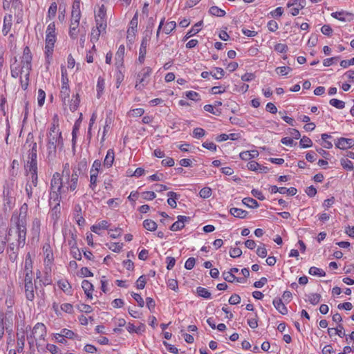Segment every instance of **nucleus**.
Segmentation results:
<instances>
[{
  "instance_id": "obj_1",
  "label": "nucleus",
  "mask_w": 354,
  "mask_h": 354,
  "mask_svg": "<svg viewBox=\"0 0 354 354\" xmlns=\"http://www.w3.org/2000/svg\"><path fill=\"white\" fill-rule=\"evenodd\" d=\"M32 59L31 51L28 46H26L24 48L21 62L18 63L17 57H15L14 62L10 64L11 76L13 78H17L23 73L30 72L32 70Z\"/></svg>"
},
{
  "instance_id": "obj_2",
  "label": "nucleus",
  "mask_w": 354,
  "mask_h": 354,
  "mask_svg": "<svg viewBox=\"0 0 354 354\" xmlns=\"http://www.w3.org/2000/svg\"><path fill=\"white\" fill-rule=\"evenodd\" d=\"M64 146L62 133L59 131L58 124L53 123L48 133L47 158L53 160L56 157L57 147L62 148Z\"/></svg>"
},
{
  "instance_id": "obj_3",
  "label": "nucleus",
  "mask_w": 354,
  "mask_h": 354,
  "mask_svg": "<svg viewBox=\"0 0 354 354\" xmlns=\"http://www.w3.org/2000/svg\"><path fill=\"white\" fill-rule=\"evenodd\" d=\"M86 167V162L84 160L78 162L77 165L73 168L72 174L65 176V183L68 191L73 192L77 187V182L79 176L82 173Z\"/></svg>"
},
{
  "instance_id": "obj_4",
  "label": "nucleus",
  "mask_w": 354,
  "mask_h": 354,
  "mask_svg": "<svg viewBox=\"0 0 354 354\" xmlns=\"http://www.w3.org/2000/svg\"><path fill=\"white\" fill-rule=\"evenodd\" d=\"M45 53L47 56L52 55L53 48L56 41L55 35V24L54 22L50 23L46 29Z\"/></svg>"
},
{
  "instance_id": "obj_5",
  "label": "nucleus",
  "mask_w": 354,
  "mask_h": 354,
  "mask_svg": "<svg viewBox=\"0 0 354 354\" xmlns=\"http://www.w3.org/2000/svg\"><path fill=\"white\" fill-rule=\"evenodd\" d=\"M28 161L25 166L26 169L37 168V145L35 142L31 141L28 144Z\"/></svg>"
},
{
  "instance_id": "obj_6",
  "label": "nucleus",
  "mask_w": 354,
  "mask_h": 354,
  "mask_svg": "<svg viewBox=\"0 0 354 354\" xmlns=\"http://www.w3.org/2000/svg\"><path fill=\"white\" fill-rule=\"evenodd\" d=\"M17 229L18 233V247L22 248L25 245L26 236V221L24 218H17Z\"/></svg>"
},
{
  "instance_id": "obj_7",
  "label": "nucleus",
  "mask_w": 354,
  "mask_h": 354,
  "mask_svg": "<svg viewBox=\"0 0 354 354\" xmlns=\"http://www.w3.org/2000/svg\"><path fill=\"white\" fill-rule=\"evenodd\" d=\"M31 335H33V337L36 342L44 340L46 335V328L45 325L42 323H37L35 324V326L33 327ZM36 344L38 346H40V344L38 342Z\"/></svg>"
},
{
  "instance_id": "obj_8",
  "label": "nucleus",
  "mask_w": 354,
  "mask_h": 354,
  "mask_svg": "<svg viewBox=\"0 0 354 354\" xmlns=\"http://www.w3.org/2000/svg\"><path fill=\"white\" fill-rule=\"evenodd\" d=\"M151 68L150 67H145L138 74V80L137 84H136L135 88L138 90H141L142 87L147 83L146 81L147 78H148L151 73Z\"/></svg>"
},
{
  "instance_id": "obj_9",
  "label": "nucleus",
  "mask_w": 354,
  "mask_h": 354,
  "mask_svg": "<svg viewBox=\"0 0 354 354\" xmlns=\"http://www.w3.org/2000/svg\"><path fill=\"white\" fill-rule=\"evenodd\" d=\"M306 6V0H291L289 1L287 6L290 8V12L292 16H296L299 14V10Z\"/></svg>"
},
{
  "instance_id": "obj_10",
  "label": "nucleus",
  "mask_w": 354,
  "mask_h": 354,
  "mask_svg": "<svg viewBox=\"0 0 354 354\" xmlns=\"http://www.w3.org/2000/svg\"><path fill=\"white\" fill-rule=\"evenodd\" d=\"M80 17L76 14L75 15H71L69 35L72 39L77 38V28L80 24Z\"/></svg>"
},
{
  "instance_id": "obj_11",
  "label": "nucleus",
  "mask_w": 354,
  "mask_h": 354,
  "mask_svg": "<svg viewBox=\"0 0 354 354\" xmlns=\"http://www.w3.org/2000/svg\"><path fill=\"white\" fill-rule=\"evenodd\" d=\"M51 190L61 191L63 188V182L61 174L56 172L53 174L50 183Z\"/></svg>"
},
{
  "instance_id": "obj_12",
  "label": "nucleus",
  "mask_w": 354,
  "mask_h": 354,
  "mask_svg": "<svg viewBox=\"0 0 354 354\" xmlns=\"http://www.w3.org/2000/svg\"><path fill=\"white\" fill-rule=\"evenodd\" d=\"M335 145L340 149H349L354 145V140L351 138H341L337 140Z\"/></svg>"
},
{
  "instance_id": "obj_13",
  "label": "nucleus",
  "mask_w": 354,
  "mask_h": 354,
  "mask_svg": "<svg viewBox=\"0 0 354 354\" xmlns=\"http://www.w3.org/2000/svg\"><path fill=\"white\" fill-rule=\"evenodd\" d=\"M331 16L342 21H350L353 17V15L351 13L346 11L335 12L331 14Z\"/></svg>"
},
{
  "instance_id": "obj_14",
  "label": "nucleus",
  "mask_w": 354,
  "mask_h": 354,
  "mask_svg": "<svg viewBox=\"0 0 354 354\" xmlns=\"http://www.w3.org/2000/svg\"><path fill=\"white\" fill-rule=\"evenodd\" d=\"M148 39L147 37H144L142 40V43L140 45V50H139V57L138 62L140 64H142L145 61V55L147 53V46L148 45Z\"/></svg>"
},
{
  "instance_id": "obj_15",
  "label": "nucleus",
  "mask_w": 354,
  "mask_h": 354,
  "mask_svg": "<svg viewBox=\"0 0 354 354\" xmlns=\"http://www.w3.org/2000/svg\"><path fill=\"white\" fill-rule=\"evenodd\" d=\"M36 288V286L33 283H26L24 284V291L26 298L29 301H33L35 299L34 290Z\"/></svg>"
},
{
  "instance_id": "obj_16",
  "label": "nucleus",
  "mask_w": 354,
  "mask_h": 354,
  "mask_svg": "<svg viewBox=\"0 0 354 354\" xmlns=\"http://www.w3.org/2000/svg\"><path fill=\"white\" fill-rule=\"evenodd\" d=\"M12 15H6L3 18V29L2 32L3 35H7L8 33L10 32L11 27H12Z\"/></svg>"
},
{
  "instance_id": "obj_17",
  "label": "nucleus",
  "mask_w": 354,
  "mask_h": 354,
  "mask_svg": "<svg viewBox=\"0 0 354 354\" xmlns=\"http://www.w3.org/2000/svg\"><path fill=\"white\" fill-rule=\"evenodd\" d=\"M272 304L275 308L282 315H286L288 313V308L282 302L281 299L279 298H275Z\"/></svg>"
},
{
  "instance_id": "obj_18",
  "label": "nucleus",
  "mask_w": 354,
  "mask_h": 354,
  "mask_svg": "<svg viewBox=\"0 0 354 354\" xmlns=\"http://www.w3.org/2000/svg\"><path fill=\"white\" fill-rule=\"evenodd\" d=\"M70 88L67 83L64 82L60 91V97L63 103L66 104V101L69 102Z\"/></svg>"
},
{
  "instance_id": "obj_19",
  "label": "nucleus",
  "mask_w": 354,
  "mask_h": 354,
  "mask_svg": "<svg viewBox=\"0 0 354 354\" xmlns=\"http://www.w3.org/2000/svg\"><path fill=\"white\" fill-rule=\"evenodd\" d=\"M114 151L110 149L107 151L106 157L104 160V165L108 168L111 167L114 161Z\"/></svg>"
},
{
  "instance_id": "obj_20",
  "label": "nucleus",
  "mask_w": 354,
  "mask_h": 354,
  "mask_svg": "<svg viewBox=\"0 0 354 354\" xmlns=\"http://www.w3.org/2000/svg\"><path fill=\"white\" fill-rule=\"evenodd\" d=\"M231 215L236 218H244L247 216L248 212L240 208L232 207L230 209Z\"/></svg>"
},
{
  "instance_id": "obj_21",
  "label": "nucleus",
  "mask_w": 354,
  "mask_h": 354,
  "mask_svg": "<svg viewBox=\"0 0 354 354\" xmlns=\"http://www.w3.org/2000/svg\"><path fill=\"white\" fill-rule=\"evenodd\" d=\"M207 323L212 328H217L219 331H221V323H219V319L218 317H209L207 319Z\"/></svg>"
},
{
  "instance_id": "obj_22",
  "label": "nucleus",
  "mask_w": 354,
  "mask_h": 354,
  "mask_svg": "<svg viewBox=\"0 0 354 354\" xmlns=\"http://www.w3.org/2000/svg\"><path fill=\"white\" fill-rule=\"evenodd\" d=\"M167 196L169 197L167 199L168 205L172 208H176V200L179 197V195L174 192H169L167 193Z\"/></svg>"
},
{
  "instance_id": "obj_23",
  "label": "nucleus",
  "mask_w": 354,
  "mask_h": 354,
  "mask_svg": "<svg viewBox=\"0 0 354 354\" xmlns=\"http://www.w3.org/2000/svg\"><path fill=\"white\" fill-rule=\"evenodd\" d=\"M60 194H61V191L51 190V192L50 194V199H49V204L50 206L55 205V203H59Z\"/></svg>"
},
{
  "instance_id": "obj_24",
  "label": "nucleus",
  "mask_w": 354,
  "mask_h": 354,
  "mask_svg": "<svg viewBox=\"0 0 354 354\" xmlns=\"http://www.w3.org/2000/svg\"><path fill=\"white\" fill-rule=\"evenodd\" d=\"M332 331H335V334L337 335L340 337H344L346 335L344 328L342 324H339L336 328H329L328 329V333L330 337Z\"/></svg>"
},
{
  "instance_id": "obj_25",
  "label": "nucleus",
  "mask_w": 354,
  "mask_h": 354,
  "mask_svg": "<svg viewBox=\"0 0 354 354\" xmlns=\"http://www.w3.org/2000/svg\"><path fill=\"white\" fill-rule=\"evenodd\" d=\"M28 170V172L30 175L31 183L32 187H37L38 183V176H37V168L32 169H26Z\"/></svg>"
},
{
  "instance_id": "obj_26",
  "label": "nucleus",
  "mask_w": 354,
  "mask_h": 354,
  "mask_svg": "<svg viewBox=\"0 0 354 354\" xmlns=\"http://www.w3.org/2000/svg\"><path fill=\"white\" fill-rule=\"evenodd\" d=\"M202 24H203L202 21L196 23L192 28V29L187 33L186 36L185 37V39H187L190 37H192V36L196 35V33H198L200 31V30H201V26Z\"/></svg>"
},
{
  "instance_id": "obj_27",
  "label": "nucleus",
  "mask_w": 354,
  "mask_h": 354,
  "mask_svg": "<svg viewBox=\"0 0 354 354\" xmlns=\"http://www.w3.org/2000/svg\"><path fill=\"white\" fill-rule=\"evenodd\" d=\"M242 203L243 204L250 208H257L259 207L258 202L252 198H244L242 201Z\"/></svg>"
},
{
  "instance_id": "obj_28",
  "label": "nucleus",
  "mask_w": 354,
  "mask_h": 354,
  "mask_svg": "<svg viewBox=\"0 0 354 354\" xmlns=\"http://www.w3.org/2000/svg\"><path fill=\"white\" fill-rule=\"evenodd\" d=\"M143 227L149 231H155L157 228V224L151 219H146L143 221Z\"/></svg>"
},
{
  "instance_id": "obj_29",
  "label": "nucleus",
  "mask_w": 354,
  "mask_h": 354,
  "mask_svg": "<svg viewBox=\"0 0 354 354\" xmlns=\"http://www.w3.org/2000/svg\"><path fill=\"white\" fill-rule=\"evenodd\" d=\"M306 297H308L309 302L313 305H317L319 303L322 298L321 295L317 293H311L306 295Z\"/></svg>"
},
{
  "instance_id": "obj_30",
  "label": "nucleus",
  "mask_w": 354,
  "mask_h": 354,
  "mask_svg": "<svg viewBox=\"0 0 354 354\" xmlns=\"http://www.w3.org/2000/svg\"><path fill=\"white\" fill-rule=\"evenodd\" d=\"M80 96L78 94L76 95V96L75 97V98L72 99L70 102V104H69V109L71 111L74 112L75 111L77 110V109L78 108L79 106V104H80Z\"/></svg>"
},
{
  "instance_id": "obj_31",
  "label": "nucleus",
  "mask_w": 354,
  "mask_h": 354,
  "mask_svg": "<svg viewBox=\"0 0 354 354\" xmlns=\"http://www.w3.org/2000/svg\"><path fill=\"white\" fill-rule=\"evenodd\" d=\"M24 272L30 274L32 273V261L28 254L26 257L25 265H24Z\"/></svg>"
},
{
  "instance_id": "obj_32",
  "label": "nucleus",
  "mask_w": 354,
  "mask_h": 354,
  "mask_svg": "<svg viewBox=\"0 0 354 354\" xmlns=\"http://www.w3.org/2000/svg\"><path fill=\"white\" fill-rule=\"evenodd\" d=\"M30 73V72H27L24 73V79H23L22 77L20 76V84L21 86V88L24 91L27 89L29 84Z\"/></svg>"
},
{
  "instance_id": "obj_33",
  "label": "nucleus",
  "mask_w": 354,
  "mask_h": 354,
  "mask_svg": "<svg viewBox=\"0 0 354 354\" xmlns=\"http://www.w3.org/2000/svg\"><path fill=\"white\" fill-rule=\"evenodd\" d=\"M308 273L311 275H317L319 277H324L326 275V272L322 269L315 266L310 268Z\"/></svg>"
},
{
  "instance_id": "obj_34",
  "label": "nucleus",
  "mask_w": 354,
  "mask_h": 354,
  "mask_svg": "<svg viewBox=\"0 0 354 354\" xmlns=\"http://www.w3.org/2000/svg\"><path fill=\"white\" fill-rule=\"evenodd\" d=\"M297 192V190L295 187L286 188L283 187H280L279 193L281 194H288L290 196H295Z\"/></svg>"
},
{
  "instance_id": "obj_35",
  "label": "nucleus",
  "mask_w": 354,
  "mask_h": 354,
  "mask_svg": "<svg viewBox=\"0 0 354 354\" xmlns=\"http://www.w3.org/2000/svg\"><path fill=\"white\" fill-rule=\"evenodd\" d=\"M329 103L331 106H333L338 109H342L345 107L344 102L337 100V99H335V98L331 99L330 100Z\"/></svg>"
},
{
  "instance_id": "obj_36",
  "label": "nucleus",
  "mask_w": 354,
  "mask_h": 354,
  "mask_svg": "<svg viewBox=\"0 0 354 354\" xmlns=\"http://www.w3.org/2000/svg\"><path fill=\"white\" fill-rule=\"evenodd\" d=\"M57 10V3L55 2H53L50 6V8H49L48 12V17L49 18V19H52L55 17Z\"/></svg>"
},
{
  "instance_id": "obj_37",
  "label": "nucleus",
  "mask_w": 354,
  "mask_h": 354,
  "mask_svg": "<svg viewBox=\"0 0 354 354\" xmlns=\"http://www.w3.org/2000/svg\"><path fill=\"white\" fill-rule=\"evenodd\" d=\"M299 145L302 148H308L313 145V142L309 138L304 136L301 138Z\"/></svg>"
},
{
  "instance_id": "obj_38",
  "label": "nucleus",
  "mask_w": 354,
  "mask_h": 354,
  "mask_svg": "<svg viewBox=\"0 0 354 354\" xmlns=\"http://www.w3.org/2000/svg\"><path fill=\"white\" fill-rule=\"evenodd\" d=\"M197 294L203 298L209 299L211 297V293L205 288L198 287L197 288Z\"/></svg>"
},
{
  "instance_id": "obj_39",
  "label": "nucleus",
  "mask_w": 354,
  "mask_h": 354,
  "mask_svg": "<svg viewBox=\"0 0 354 354\" xmlns=\"http://www.w3.org/2000/svg\"><path fill=\"white\" fill-rule=\"evenodd\" d=\"M61 334L62 336L68 339H75L77 337V335L75 334L74 332L67 328L62 329L61 330Z\"/></svg>"
},
{
  "instance_id": "obj_40",
  "label": "nucleus",
  "mask_w": 354,
  "mask_h": 354,
  "mask_svg": "<svg viewBox=\"0 0 354 354\" xmlns=\"http://www.w3.org/2000/svg\"><path fill=\"white\" fill-rule=\"evenodd\" d=\"M95 23L97 28L99 30H104L106 28V18H95Z\"/></svg>"
},
{
  "instance_id": "obj_41",
  "label": "nucleus",
  "mask_w": 354,
  "mask_h": 354,
  "mask_svg": "<svg viewBox=\"0 0 354 354\" xmlns=\"http://www.w3.org/2000/svg\"><path fill=\"white\" fill-rule=\"evenodd\" d=\"M80 1H74L72 8V12L71 15H75V14L77 16H81V12H80Z\"/></svg>"
},
{
  "instance_id": "obj_42",
  "label": "nucleus",
  "mask_w": 354,
  "mask_h": 354,
  "mask_svg": "<svg viewBox=\"0 0 354 354\" xmlns=\"http://www.w3.org/2000/svg\"><path fill=\"white\" fill-rule=\"evenodd\" d=\"M45 98H46L45 92L42 89L39 88L38 90V96H37V102H38L39 106L41 107L44 105V102H45Z\"/></svg>"
},
{
  "instance_id": "obj_43",
  "label": "nucleus",
  "mask_w": 354,
  "mask_h": 354,
  "mask_svg": "<svg viewBox=\"0 0 354 354\" xmlns=\"http://www.w3.org/2000/svg\"><path fill=\"white\" fill-rule=\"evenodd\" d=\"M176 24L175 21H169L165 25L163 31L166 34H169L176 28Z\"/></svg>"
},
{
  "instance_id": "obj_44",
  "label": "nucleus",
  "mask_w": 354,
  "mask_h": 354,
  "mask_svg": "<svg viewBox=\"0 0 354 354\" xmlns=\"http://www.w3.org/2000/svg\"><path fill=\"white\" fill-rule=\"evenodd\" d=\"M104 79L99 77L97 80V97H100L101 94L102 93V91L104 88Z\"/></svg>"
},
{
  "instance_id": "obj_45",
  "label": "nucleus",
  "mask_w": 354,
  "mask_h": 354,
  "mask_svg": "<svg viewBox=\"0 0 354 354\" xmlns=\"http://www.w3.org/2000/svg\"><path fill=\"white\" fill-rule=\"evenodd\" d=\"M104 30H99V28L93 29L91 35V41L94 43L99 39V37L100 35V32L104 31Z\"/></svg>"
},
{
  "instance_id": "obj_46",
  "label": "nucleus",
  "mask_w": 354,
  "mask_h": 354,
  "mask_svg": "<svg viewBox=\"0 0 354 354\" xmlns=\"http://www.w3.org/2000/svg\"><path fill=\"white\" fill-rule=\"evenodd\" d=\"M341 165L346 170L352 171L353 169V162L348 159H342Z\"/></svg>"
},
{
  "instance_id": "obj_47",
  "label": "nucleus",
  "mask_w": 354,
  "mask_h": 354,
  "mask_svg": "<svg viewBox=\"0 0 354 354\" xmlns=\"http://www.w3.org/2000/svg\"><path fill=\"white\" fill-rule=\"evenodd\" d=\"M147 280L145 275L140 276L136 281V287L138 289H143L146 285Z\"/></svg>"
},
{
  "instance_id": "obj_48",
  "label": "nucleus",
  "mask_w": 354,
  "mask_h": 354,
  "mask_svg": "<svg viewBox=\"0 0 354 354\" xmlns=\"http://www.w3.org/2000/svg\"><path fill=\"white\" fill-rule=\"evenodd\" d=\"M214 109H215V107L211 104H207L204 106L205 111L209 112L214 115H219L221 114V111L218 110L217 109H216V110L214 111Z\"/></svg>"
},
{
  "instance_id": "obj_49",
  "label": "nucleus",
  "mask_w": 354,
  "mask_h": 354,
  "mask_svg": "<svg viewBox=\"0 0 354 354\" xmlns=\"http://www.w3.org/2000/svg\"><path fill=\"white\" fill-rule=\"evenodd\" d=\"M212 189L209 187H204L201 189L199 195L201 198H207L211 196Z\"/></svg>"
},
{
  "instance_id": "obj_50",
  "label": "nucleus",
  "mask_w": 354,
  "mask_h": 354,
  "mask_svg": "<svg viewBox=\"0 0 354 354\" xmlns=\"http://www.w3.org/2000/svg\"><path fill=\"white\" fill-rule=\"evenodd\" d=\"M288 50V47L286 44L279 43L274 46V50L277 52L283 53H286Z\"/></svg>"
},
{
  "instance_id": "obj_51",
  "label": "nucleus",
  "mask_w": 354,
  "mask_h": 354,
  "mask_svg": "<svg viewBox=\"0 0 354 354\" xmlns=\"http://www.w3.org/2000/svg\"><path fill=\"white\" fill-rule=\"evenodd\" d=\"M82 288H83L84 291H93V284L88 281V280H83L82 282Z\"/></svg>"
},
{
  "instance_id": "obj_52",
  "label": "nucleus",
  "mask_w": 354,
  "mask_h": 354,
  "mask_svg": "<svg viewBox=\"0 0 354 354\" xmlns=\"http://www.w3.org/2000/svg\"><path fill=\"white\" fill-rule=\"evenodd\" d=\"M242 254V251L239 248H231L230 250V255L232 258H236Z\"/></svg>"
},
{
  "instance_id": "obj_53",
  "label": "nucleus",
  "mask_w": 354,
  "mask_h": 354,
  "mask_svg": "<svg viewBox=\"0 0 354 354\" xmlns=\"http://www.w3.org/2000/svg\"><path fill=\"white\" fill-rule=\"evenodd\" d=\"M267 250L265 248V245L259 246L257 250V254L261 258H264L267 256Z\"/></svg>"
},
{
  "instance_id": "obj_54",
  "label": "nucleus",
  "mask_w": 354,
  "mask_h": 354,
  "mask_svg": "<svg viewBox=\"0 0 354 354\" xmlns=\"http://www.w3.org/2000/svg\"><path fill=\"white\" fill-rule=\"evenodd\" d=\"M290 71H292V68L289 66H281L276 68L277 73L281 75H287Z\"/></svg>"
},
{
  "instance_id": "obj_55",
  "label": "nucleus",
  "mask_w": 354,
  "mask_h": 354,
  "mask_svg": "<svg viewBox=\"0 0 354 354\" xmlns=\"http://www.w3.org/2000/svg\"><path fill=\"white\" fill-rule=\"evenodd\" d=\"M133 299L137 301L138 306L140 307H143L145 305V301L140 295L135 292H132L131 294Z\"/></svg>"
},
{
  "instance_id": "obj_56",
  "label": "nucleus",
  "mask_w": 354,
  "mask_h": 354,
  "mask_svg": "<svg viewBox=\"0 0 354 354\" xmlns=\"http://www.w3.org/2000/svg\"><path fill=\"white\" fill-rule=\"evenodd\" d=\"M268 28L271 32H275L278 29V24L274 20H270L267 24Z\"/></svg>"
},
{
  "instance_id": "obj_57",
  "label": "nucleus",
  "mask_w": 354,
  "mask_h": 354,
  "mask_svg": "<svg viewBox=\"0 0 354 354\" xmlns=\"http://www.w3.org/2000/svg\"><path fill=\"white\" fill-rule=\"evenodd\" d=\"M142 196L145 200H147V201L153 200L156 196V194L153 192H150V191L144 192L142 194Z\"/></svg>"
},
{
  "instance_id": "obj_58",
  "label": "nucleus",
  "mask_w": 354,
  "mask_h": 354,
  "mask_svg": "<svg viewBox=\"0 0 354 354\" xmlns=\"http://www.w3.org/2000/svg\"><path fill=\"white\" fill-rule=\"evenodd\" d=\"M122 247V244L119 243H111L109 245V248L115 252H119L121 250Z\"/></svg>"
},
{
  "instance_id": "obj_59",
  "label": "nucleus",
  "mask_w": 354,
  "mask_h": 354,
  "mask_svg": "<svg viewBox=\"0 0 354 354\" xmlns=\"http://www.w3.org/2000/svg\"><path fill=\"white\" fill-rule=\"evenodd\" d=\"M209 12L212 15L220 17L221 16V8L217 6H212L209 8Z\"/></svg>"
},
{
  "instance_id": "obj_60",
  "label": "nucleus",
  "mask_w": 354,
  "mask_h": 354,
  "mask_svg": "<svg viewBox=\"0 0 354 354\" xmlns=\"http://www.w3.org/2000/svg\"><path fill=\"white\" fill-rule=\"evenodd\" d=\"M210 75L216 80L221 79V68H215L214 71H210Z\"/></svg>"
},
{
  "instance_id": "obj_61",
  "label": "nucleus",
  "mask_w": 354,
  "mask_h": 354,
  "mask_svg": "<svg viewBox=\"0 0 354 354\" xmlns=\"http://www.w3.org/2000/svg\"><path fill=\"white\" fill-rule=\"evenodd\" d=\"M205 135V130L202 128H195L193 131V136L196 138H200Z\"/></svg>"
},
{
  "instance_id": "obj_62",
  "label": "nucleus",
  "mask_w": 354,
  "mask_h": 354,
  "mask_svg": "<svg viewBox=\"0 0 354 354\" xmlns=\"http://www.w3.org/2000/svg\"><path fill=\"white\" fill-rule=\"evenodd\" d=\"M185 227L184 224H182L181 222H180L178 220L174 223L170 227V230L171 231H177L182 230Z\"/></svg>"
},
{
  "instance_id": "obj_63",
  "label": "nucleus",
  "mask_w": 354,
  "mask_h": 354,
  "mask_svg": "<svg viewBox=\"0 0 354 354\" xmlns=\"http://www.w3.org/2000/svg\"><path fill=\"white\" fill-rule=\"evenodd\" d=\"M59 287L64 291V292H68V289H71V287L70 286L69 283L66 281H59L58 282Z\"/></svg>"
},
{
  "instance_id": "obj_64",
  "label": "nucleus",
  "mask_w": 354,
  "mask_h": 354,
  "mask_svg": "<svg viewBox=\"0 0 354 354\" xmlns=\"http://www.w3.org/2000/svg\"><path fill=\"white\" fill-rule=\"evenodd\" d=\"M78 309L81 312H84L86 313H90L93 310L92 307L91 306L84 304H82L80 306H78Z\"/></svg>"
}]
</instances>
